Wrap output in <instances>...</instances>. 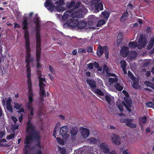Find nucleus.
<instances>
[{"label":"nucleus","mask_w":154,"mask_h":154,"mask_svg":"<svg viewBox=\"0 0 154 154\" xmlns=\"http://www.w3.org/2000/svg\"><path fill=\"white\" fill-rule=\"evenodd\" d=\"M22 25L23 26L22 29L24 30V37L25 40V48L26 55L25 56V62L26 67H30V63L33 61V59L31 57V54L30 48V40L28 30V23L27 18L25 19L22 22Z\"/></svg>","instance_id":"obj_1"},{"label":"nucleus","mask_w":154,"mask_h":154,"mask_svg":"<svg viewBox=\"0 0 154 154\" xmlns=\"http://www.w3.org/2000/svg\"><path fill=\"white\" fill-rule=\"evenodd\" d=\"M26 132L28 134L26 136L24 139V143L25 147L29 148L31 146L32 142L36 140L38 143L36 146L39 148V149H40L41 148L40 141L41 137L38 132L35 131V129L26 131Z\"/></svg>","instance_id":"obj_2"},{"label":"nucleus","mask_w":154,"mask_h":154,"mask_svg":"<svg viewBox=\"0 0 154 154\" xmlns=\"http://www.w3.org/2000/svg\"><path fill=\"white\" fill-rule=\"evenodd\" d=\"M27 109L29 112L28 114V122L26 123L27 126L26 127V131L29 130H34L35 129V127L32 124L31 122V119L34 115V108L32 106H31L29 105L26 106Z\"/></svg>","instance_id":"obj_3"},{"label":"nucleus","mask_w":154,"mask_h":154,"mask_svg":"<svg viewBox=\"0 0 154 154\" xmlns=\"http://www.w3.org/2000/svg\"><path fill=\"white\" fill-rule=\"evenodd\" d=\"M124 98L125 101H122L121 103L117 104V106L119 109L121 111H122L124 110L123 106H125L128 111L131 112L132 100L130 99L126 98L125 97H124Z\"/></svg>","instance_id":"obj_4"},{"label":"nucleus","mask_w":154,"mask_h":154,"mask_svg":"<svg viewBox=\"0 0 154 154\" xmlns=\"http://www.w3.org/2000/svg\"><path fill=\"white\" fill-rule=\"evenodd\" d=\"M40 18L35 16L33 20V22L35 26V30L36 31V43H41V37L40 35Z\"/></svg>","instance_id":"obj_5"},{"label":"nucleus","mask_w":154,"mask_h":154,"mask_svg":"<svg viewBox=\"0 0 154 154\" xmlns=\"http://www.w3.org/2000/svg\"><path fill=\"white\" fill-rule=\"evenodd\" d=\"M36 62L37 63L36 67L38 69H40L42 67V65L40 62L41 58V43H36Z\"/></svg>","instance_id":"obj_6"},{"label":"nucleus","mask_w":154,"mask_h":154,"mask_svg":"<svg viewBox=\"0 0 154 154\" xmlns=\"http://www.w3.org/2000/svg\"><path fill=\"white\" fill-rule=\"evenodd\" d=\"M104 52L105 56V57L107 59L109 58V51L108 47L107 46H105L102 47L101 46L99 48H98L97 50V55L99 57H100L103 53Z\"/></svg>","instance_id":"obj_7"},{"label":"nucleus","mask_w":154,"mask_h":154,"mask_svg":"<svg viewBox=\"0 0 154 154\" xmlns=\"http://www.w3.org/2000/svg\"><path fill=\"white\" fill-rule=\"evenodd\" d=\"M100 0H92L91 3L94 5L95 11L98 12L100 10L102 11L103 9V5L102 2H100Z\"/></svg>","instance_id":"obj_8"},{"label":"nucleus","mask_w":154,"mask_h":154,"mask_svg":"<svg viewBox=\"0 0 154 154\" xmlns=\"http://www.w3.org/2000/svg\"><path fill=\"white\" fill-rule=\"evenodd\" d=\"M78 18L76 17H72L67 23L71 28H74L77 26L78 23Z\"/></svg>","instance_id":"obj_9"},{"label":"nucleus","mask_w":154,"mask_h":154,"mask_svg":"<svg viewBox=\"0 0 154 154\" xmlns=\"http://www.w3.org/2000/svg\"><path fill=\"white\" fill-rule=\"evenodd\" d=\"M120 138L119 135L114 134L111 136L112 143L115 145H118L121 144Z\"/></svg>","instance_id":"obj_10"},{"label":"nucleus","mask_w":154,"mask_h":154,"mask_svg":"<svg viewBox=\"0 0 154 154\" xmlns=\"http://www.w3.org/2000/svg\"><path fill=\"white\" fill-rule=\"evenodd\" d=\"M147 40L146 38L142 36H140L138 40L139 46L138 48L140 49L144 47L147 44Z\"/></svg>","instance_id":"obj_11"},{"label":"nucleus","mask_w":154,"mask_h":154,"mask_svg":"<svg viewBox=\"0 0 154 154\" xmlns=\"http://www.w3.org/2000/svg\"><path fill=\"white\" fill-rule=\"evenodd\" d=\"M100 149L105 154L109 152V148L105 142H102L100 144Z\"/></svg>","instance_id":"obj_12"},{"label":"nucleus","mask_w":154,"mask_h":154,"mask_svg":"<svg viewBox=\"0 0 154 154\" xmlns=\"http://www.w3.org/2000/svg\"><path fill=\"white\" fill-rule=\"evenodd\" d=\"M103 100V101H106L108 104L109 105L112 104V103L114 101L113 100L112 98V97L110 95H106L105 96V97H100Z\"/></svg>","instance_id":"obj_13"},{"label":"nucleus","mask_w":154,"mask_h":154,"mask_svg":"<svg viewBox=\"0 0 154 154\" xmlns=\"http://www.w3.org/2000/svg\"><path fill=\"white\" fill-rule=\"evenodd\" d=\"M11 101L12 99L11 98H9L7 100L6 102V109L9 112L13 113L14 111L12 107L11 104Z\"/></svg>","instance_id":"obj_14"},{"label":"nucleus","mask_w":154,"mask_h":154,"mask_svg":"<svg viewBox=\"0 0 154 154\" xmlns=\"http://www.w3.org/2000/svg\"><path fill=\"white\" fill-rule=\"evenodd\" d=\"M68 128L66 126H64L60 128V133L63 137L65 136V135L69 136V134H66L68 131Z\"/></svg>","instance_id":"obj_15"},{"label":"nucleus","mask_w":154,"mask_h":154,"mask_svg":"<svg viewBox=\"0 0 154 154\" xmlns=\"http://www.w3.org/2000/svg\"><path fill=\"white\" fill-rule=\"evenodd\" d=\"M121 54L124 57H126L128 55L129 52L128 48L126 46H124L121 50Z\"/></svg>","instance_id":"obj_16"},{"label":"nucleus","mask_w":154,"mask_h":154,"mask_svg":"<svg viewBox=\"0 0 154 154\" xmlns=\"http://www.w3.org/2000/svg\"><path fill=\"white\" fill-rule=\"evenodd\" d=\"M86 82L91 88V89H95L96 87V83L94 80L88 79L86 80Z\"/></svg>","instance_id":"obj_17"},{"label":"nucleus","mask_w":154,"mask_h":154,"mask_svg":"<svg viewBox=\"0 0 154 154\" xmlns=\"http://www.w3.org/2000/svg\"><path fill=\"white\" fill-rule=\"evenodd\" d=\"M120 121L122 123H126V125L129 127L131 123L133 122V120L130 119L122 118L120 119Z\"/></svg>","instance_id":"obj_18"},{"label":"nucleus","mask_w":154,"mask_h":154,"mask_svg":"<svg viewBox=\"0 0 154 154\" xmlns=\"http://www.w3.org/2000/svg\"><path fill=\"white\" fill-rule=\"evenodd\" d=\"M120 121L122 123H126V125L129 127L131 123L133 122V120L130 119L122 118L120 119Z\"/></svg>","instance_id":"obj_19"},{"label":"nucleus","mask_w":154,"mask_h":154,"mask_svg":"<svg viewBox=\"0 0 154 154\" xmlns=\"http://www.w3.org/2000/svg\"><path fill=\"white\" fill-rule=\"evenodd\" d=\"M74 11V9H73L70 10H68L66 11L64 13L63 15L62 16V19L63 20H66L68 17L69 16V14H68L67 13L71 14H73V12Z\"/></svg>","instance_id":"obj_20"},{"label":"nucleus","mask_w":154,"mask_h":154,"mask_svg":"<svg viewBox=\"0 0 154 154\" xmlns=\"http://www.w3.org/2000/svg\"><path fill=\"white\" fill-rule=\"evenodd\" d=\"M26 67L27 77L28 78L27 80V83H32L31 82V70L30 67Z\"/></svg>","instance_id":"obj_21"},{"label":"nucleus","mask_w":154,"mask_h":154,"mask_svg":"<svg viewBox=\"0 0 154 154\" xmlns=\"http://www.w3.org/2000/svg\"><path fill=\"white\" fill-rule=\"evenodd\" d=\"M90 132L88 129L83 128L81 132V134L82 137L84 138H86L89 135Z\"/></svg>","instance_id":"obj_22"},{"label":"nucleus","mask_w":154,"mask_h":154,"mask_svg":"<svg viewBox=\"0 0 154 154\" xmlns=\"http://www.w3.org/2000/svg\"><path fill=\"white\" fill-rule=\"evenodd\" d=\"M146 117L145 116H142L138 119L139 125L141 128V130H142V128L143 126L142 124H145L146 121Z\"/></svg>","instance_id":"obj_23"},{"label":"nucleus","mask_w":154,"mask_h":154,"mask_svg":"<svg viewBox=\"0 0 154 154\" xmlns=\"http://www.w3.org/2000/svg\"><path fill=\"white\" fill-rule=\"evenodd\" d=\"M87 25V23L84 21H78L77 27L80 29H83Z\"/></svg>","instance_id":"obj_24"},{"label":"nucleus","mask_w":154,"mask_h":154,"mask_svg":"<svg viewBox=\"0 0 154 154\" xmlns=\"http://www.w3.org/2000/svg\"><path fill=\"white\" fill-rule=\"evenodd\" d=\"M91 91L93 92L98 94L99 95L101 96H103L104 95V93L99 89H91Z\"/></svg>","instance_id":"obj_25"},{"label":"nucleus","mask_w":154,"mask_h":154,"mask_svg":"<svg viewBox=\"0 0 154 154\" xmlns=\"http://www.w3.org/2000/svg\"><path fill=\"white\" fill-rule=\"evenodd\" d=\"M83 13L82 9V8H80L75 13V17H76L77 18H79L82 16V13Z\"/></svg>","instance_id":"obj_26"},{"label":"nucleus","mask_w":154,"mask_h":154,"mask_svg":"<svg viewBox=\"0 0 154 154\" xmlns=\"http://www.w3.org/2000/svg\"><path fill=\"white\" fill-rule=\"evenodd\" d=\"M154 44V38L152 37L150 38L147 46V49L148 50L150 49L153 45Z\"/></svg>","instance_id":"obj_27"},{"label":"nucleus","mask_w":154,"mask_h":154,"mask_svg":"<svg viewBox=\"0 0 154 154\" xmlns=\"http://www.w3.org/2000/svg\"><path fill=\"white\" fill-rule=\"evenodd\" d=\"M128 46L129 47L131 48H135L137 47H138L137 42L135 41L130 42L129 43Z\"/></svg>","instance_id":"obj_28"},{"label":"nucleus","mask_w":154,"mask_h":154,"mask_svg":"<svg viewBox=\"0 0 154 154\" xmlns=\"http://www.w3.org/2000/svg\"><path fill=\"white\" fill-rule=\"evenodd\" d=\"M60 126V123L59 122H58L55 126L53 134V136L55 138L56 137V131L59 130Z\"/></svg>","instance_id":"obj_29"},{"label":"nucleus","mask_w":154,"mask_h":154,"mask_svg":"<svg viewBox=\"0 0 154 154\" xmlns=\"http://www.w3.org/2000/svg\"><path fill=\"white\" fill-rule=\"evenodd\" d=\"M39 84V86H45L46 85L44 84L43 82H46V80L45 78H42L41 77H38Z\"/></svg>","instance_id":"obj_30"},{"label":"nucleus","mask_w":154,"mask_h":154,"mask_svg":"<svg viewBox=\"0 0 154 154\" xmlns=\"http://www.w3.org/2000/svg\"><path fill=\"white\" fill-rule=\"evenodd\" d=\"M45 86H39L40 87V96H46V94L44 90V88Z\"/></svg>","instance_id":"obj_31"},{"label":"nucleus","mask_w":154,"mask_h":154,"mask_svg":"<svg viewBox=\"0 0 154 154\" xmlns=\"http://www.w3.org/2000/svg\"><path fill=\"white\" fill-rule=\"evenodd\" d=\"M27 85L29 95H33L32 90V83H27Z\"/></svg>","instance_id":"obj_32"},{"label":"nucleus","mask_w":154,"mask_h":154,"mask_svg":"<svg viewBox=\"0 0 154 154\" xmlns=\"http://www.w3.org/2000/svg\"><path fill=\"white\" fill-rule=\"evenodd\" d=\"M33 95H29L28 98L29 99V102L27 103L26 106H28L29 105L30 106H31L32 105V103L33 101Z\"/></svg>","instance_id":"obj_33"},{"label":"nucleus","mask_w":154,"mask_h":154,"mask_svg":"<svg viewBox=\"0 0 154 154\" xmlns=\"http://www.w3.org/2000/svg\"><path fill=\"white\" fill-rule=\"evenodd\" d=\"M94 17V15H91L88 16V20H89L88 22V25H91L93 24L94 22L93 19Z\"/></svg>","instance_id":"obj_34"},{"label":"nucleus","mask_w":154,"mask_h":154,"mask_svg":"<svg viewBox=\"0 0 154 154\" xmlns=\"http://www.w3.org/2000/svg\"><path fill=\"white\" fill-rule=\"evenodd\" d=\"M102 14L103 15V18L107 20H108L110 15L109 13L107 11L102 12Z\"/></svg>","instance_id":"obj_35"},{"label":"nucleus","mask_w":154,"mask_h":154,"mask_svg":"<svg viewBox=\"0 0 154 154\" xmlns=\"http://www.w3.org/2000/svg\"><path fill=\"white\" fill-rule=\"evenodd\" d=\"M114 87L117 90L119 91H121L123 89V87L119 83H116L114 85Z\"/></svg>","instance_id":"obj_36"},{"label":"nucleus","mask_w":154,"mask_h":154,"mask_svg":"<svg viewBox=\"0 0 154 154\" xmlns=\"http://www.w3.org/2000/svg\"><path fill=\"white\" fill-rule=\"evenodd\" d=\"M128 14L127 11L126 12H124L122 14V16L120 18V20L121 21H125V17H128Z\"/></svg>","instance_id":"obj_37"},{"label":"nucleus","mask_w":154,"mask_h":154,"mask_svg":"<svg viewBox=\"0 0 154 154\" xmlns=\"http://www.w3.org/2000/svg\"><path fill=\"white\" fill-rule=\"evenodd\" d=\"M106 23L105 21L103 19L100 20H99L97 24V27H100L101 25L105 24Z\"/></svg>","instance_id":"obj_38"},{"label":"nucleus","mask_w":154,"mask_h":154,"mask_svg":"<svg viewBox=\"0 0 154 154\" xmlns=\"http://www.w3.org/2000/svg\"><path fill=\"white\" fill-rule=\"evenodd\" d=\"M75 5V2L74 1H71V2L67 5L68 8L70 9L74 7Z\"/></svg>","instance_id":"obj_39"},{"label":"nucleus","mask_w":154,"mask_h":154,"mask_svg":"<svg viewBox=\"0 0 154 154\" xmlns=\"http://www.w3.org/2000/svg\"><path fill=\"white\" fill-rule=\"evenodd\" d=\"M55 7V5L53 4V3H51L47 8L49 11L52 12L54 10Z\"/></svg>","instance_id":"obj_40"},{"label":"nucleus","mask_w":154,"mask_h":154,"mask_svg":"<svg viewBox=\"0 0 154 154\" xmlns=\"http://www.w3.org/2000/svg\"><path fill=\"white\" fill-rule=\"evenodd\" d=\"M146 105L149 108H152L154 109V104L153 102H149L146 103Z\"/></svg>","instance_id":"obj_41"},{"label":"nucleus","mask_w":154,"mask_h":154,"mask_svg":"<svg viewBox=\"0 0 154 154\" xmlns=\"http://www.w3.org/2000/svg\"><path fill=\"white\" fill-rule=\"evenodd\" d=\"M88 141H89L90 143L93 144H95L97 143V141L95 138L91 137L88 139Z\"/></svg>","instance_id":"obj_42"},{"label":"nucleus","mask_w":154,"mask_h":154,"mask_svg":"<svg viewBox=\"0 0 154 154\" xmlns=\"http://www.w3.org/2000/svg\"><path fill=\"white\" fill-rule=\"evenodd\" d=\"M120 63L121 66V67L122 68H126V62L124 60H122L120 62Z\"/></svg>","instance_id":"obj_43"},{"label":"nucleus","mask_w":154,"mask_h":154,"mask_svg":"<svg viewBox=\"0 0 154 154\" xmlns=\"http://www.w3.org/2000/svg\"><path fill=\"white\" fill-rule=\"evenodd\" d=\"M78 131L75 128H72L71 131V136L72 137H75V136L77 134Z\"/></svg>","instance_id":"obj_44"},{"label":"nucleus","mask_w":154,"mask_h":154,"mask_svg":"<svg viewBox=\"0 0 154 154\" xmlns=\"http://www.w3.org/2000/svg\"><path fill=\"white\" fill-rule=\"evenodd\" d=\"M128 75L129 77L132 80H135V78L132 73L129 70L128 71Z\"/></svg>","instance_id":"obj_45"},{"label":"nucleus","mask_w":154,"mask_h":154,"mask_svg":"<svg viewBox=\"0 0 154 154\" xmlns=\"http://www.w3.org/2000/svg\"><path fill=\"white\" fill-rule=\"evenodd\" d=\"M109 81L110 83H113L117 82L118 81V79L116 78H109Z\"/></svg>","instance_id":"obj_46"},{"label":"nucleus","mask_w":154,"mask_h":154,"mask_svg":"<svg viewBox=\"0 0 154 154\" xmlns=\"http://www.w3.org/2000/svg\"><path fill=\"white\" fill-rule=\"evenodd\" d=\"M14 107L16 109L19 110L22 106L21 104H19L17 102H14Z\"/></svg>","instance_id":"obj_47"},{"label":"nucleus","mask_w":154,"mask_h":154,"mask_svg":"<svg viewBox=\"0 0 154 154\" xmlns=\"http://www.w3.org/2000/svg\"><path fill=\"white\" fill-rule=\"evenodd\" d=\"M130 54L131 57L133 58H135L137 56V53L134 51H131L130 52Z\"/></svg>","instance_id":"obj_48"},{"label":"nucleus","mask_w":154,"mask_h":154,"mask_svg":"<svg viewBox=\"0 0 154 154\" xmlns=\"http://www.w3.org/2000/svg\"><path fill=\"white\" fill-rule=\"evenodd\" d=\"M82 5V4L81 2H77L76 3H75L74 8L75 9H78Z\"/></svg>","instance_id":"obj_49"},{"label":"nucleus","mask_w":154,"mask_h":154,"mask_svg":"<svg viewBox=\"0 0 154 154\" xmlns=\"http://www.w3.org/2000/svg\"><path fill=\"white\" fill-rule=\"evenodd\" d=\"M145 84L147 86L151 88H152L154 85L153 83L149 81H146Z\"/></svg>","instance_id":"obj_50"},{"label":"nucleus","mask_w":154,"mask_h":154,"mask_svg":"<svg viewBox=\"0 0 154 154\" xmlns=\"http://www.w3.org/2000/svg\"><path fill=\"white\" fill-rule=\"evenodd\" d=\"M56 139L60 144L62 145H63L64 144V142L63 140L61 139L60 137H57L56 138Z\"/></svg>","instance_id":"obj_51"},{"label":"nucleus","mask_w":154,"mask_h":154,"mask_svg":"<svg viewBox=\"0 0 154 154\" xmlns=\"http://www.w3.org/2000/svg\"><path fill=\"white\" fill-rule=\"evenodd\" d=\"M78 52L79 53H85L86 52V50L84 48H79L78 49Z\"/></svg>","instance_id":"obj_52"},{"label":"nucleus","mask_w":154,"mask_h":154,"mask_svg":"<svg viewBox=\"0 0 154 154\" xmlns=\"http://www.w3.org/2000/svg\"><path fill=\"white\" fill-rule=\"evenodd\" d=\"M51 2H49L47 1L45 3V7L47 8L48 7L51 5Z\"/></svg>","instance_id":"obj_53"},{"label":"nucleus","mask_w":154,"mask_h":154,"mask_svg":"<svg viewBox=\"0 0 154 154\" xmlns=\"http://www.w3.org/2000/svg\"><path fill=\"white\" fill-rule=\"evenodd\" d=\"M122 92L123 94L125 95L126 97H125L126 98L129 99L128 98L129 97V95L126 91L123 90Z\"/></svg>","instance_id":"obj_54"},{"label":"nucleus","mask_w":154,"mask_h":154,"mask_svg":"<svg viewBox=\"0 0 154 154\" xmlns=\"http://www.w3.org/2000/svg\"><path fill=\"white\" fill-rule=\"evenodd\" d=\"M88 67L90 69H93V64L92 63H90L88 65Z\"/></svg>","instance_id":"obj_55"},{"label":"nucleus","mask_w":154,"mask_h":154,"mask_svg":"<svg viewBox=\"0 0 154 154\" xmlns=\"http://www.w3.org/2000/svg\"><path fill=\"white\" fill-rule=\"evenodd\" d=\"M14 137V134H12L11 135H9L7 136V139L8 140L11 139L13 138Z\"/></svg>","instance_id":"obj_56"},{"label":"nucleus","mask_w":154,"mask_h":154,"mask_svg":"<svg viewBox=\"0 0 154 154\" xmlns=\"http://www.w3.org/2000/svg\"><path fill=\"white\" fill-rule=\"evenodd\" d=\"M93 50V46L91 45V47H88L87 48V51L88 52L91 53Z\"/></svg>","instance_id":"obj_57"},{"label":"nucleus","mask_w":154,"mask_h":154,"mask_svg":"<svg viewBox=\"0 0 154 154\" xmlns=\"http://www.w3.org/2000/svg\"><path fill=\"white\" fill-rule=\"evenodd\" d=\"M37 74L38 76V78L41 77L42 73L41 70L38 69V70L37 71Z\"/></svg>","instance_id":"obj_58"},{"label":"nucleus","mask_w":154,"mask_h":154,"mask_svg":"<svg viewBox=\"0 0 154 154\" xmlns=\"http://www.w3.org/2000/svg\"><path fill=\"white\" fill-rule=\"evenodd\" d=\"M137 85V83L135 81H134L132 84L133 87L134 88L136 89L138 87Z\"/></svg>","instance_id":"obj_59"},{"label":"nucleus","mask_w":154,"mask_h":154,"mask_svg":"<svg viewBox=\"0 0 154 154\" xmlns=\"http://www.w3.org/2000/svg\"><path fill=\"white\" fill-rule=\"evenodd\" d=\"M123 40L122 39H118L117 40V44L118 45H119L122 42Z\"/></svg>","instance_id":"obj_60"},{"label":"nucleus","mask_w":154,"mask_h":154,"mask_svg":"<svg viewBox=\"0 0 154 154\" xmlns=\"http://www.w3.org/2000/svg\"><path fill=\"white\" fill-rule=\"evenodd\" d=\"M122 34V32H120L119 33L118 36V39H122L123 38V35Z\"/></svg>","instance_id":"obj_61"},{"label":"nucleus","mask_w":154,"mask_h":154,"mask_svg":"<svg viewBox=\"0 0 154 154\" xmlns=\"http://www.w3.org/2000/svg\"><path fill=\"white\" fill-rule=\"evenodd\" d=\"M34 154H42V152L41 149H39L35 152Z\"/></svg>","instance_id":"obj_62"},{"label":"nucleus","mask_w":154,"mask_h":154,"mask_svg":"<svg viewBox=\"0 0 154 154\" xmlns=\"http://www.w3.org/2000/svg\"><path fill=\"white\" fill-rule=\"evenodd\" d=\"M137 126L136 124L131 123L130 125L129 126V127H130L132 128H136Z\"/></svg>","instance_id":"obj_63"},{"label":"nucleus","mask_w":154,"mask_h":154,"mask_svg":"<svg viewBox=\"0 0 154 154\" xmlns=\"http://www.w3.org/2000/svg\"><path fill=\"white\" fill-rule=\"evenodd\" d=\"M11 119L14 123H16L17 121V119L15 116H12L11 117Z\"/></svg>","instance_id":"obj_64"}]
</instances>
